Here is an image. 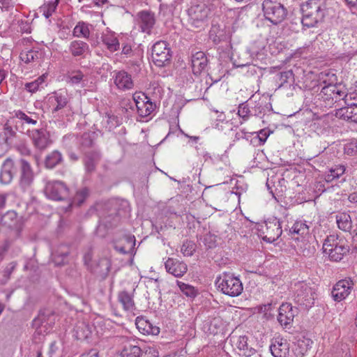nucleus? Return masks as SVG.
<instances>
[{
    "label": "nucleus",
    "mask_w": 357,
    "mask_h": 357,
    "mask_svg": "<svg viewBox=\"0 0 357 357\" xmlns=\"http://www.w3.org/2000/svg\"><path fill=\"white\" fill-rule=\"evenodd\" d=\"M139 26L144 33H150L155 23L154 14L151 12L143 10L138 13Z\"/></svg>",
    "instance_id": "4be33fe9"
},
{
    "label": "nucleus",
    "mask_w": 357,
    "mask_h": 357,
    "mask_svg": "<svg viewBox=\"0 0 357 357\" xmlns=\"http://www.w3.org/2000/svg\"><path fill=\"white\" fill-rule=\"evenodd\" d=\"M83 77L84 74L80 70L73 72L68 76V83L72 85L78 84L82 81Z\"/></svg>",
    "instance_id": "680f3d73"
},
{
    "label": "nucleus",
    "mask_w": 357,
    "mask_h": 357,
    "mask_svg": "<svg viewBox=\"0 0 357 357\" xmlns=\"http://www.w3.org/2000/svg\"><path fill=\"white\" fill-rule=\"evenodd\" d=\"M113 247L118 252L126 255L132 253L135 245V238L133 235H125L113 242Z\"/></svg>",
    "instance_id": "a211bd4d"
},
{
    "label": "nucleus",
    "mask_w": 357,
    "mask_h": 357,
    "mask_svg": "<svg viewBox=\"0 0 357 357\" xmlns=\"http://www.w3.org/2000/svg\"><path fill=\"white\" fill-rule=\"evenodd\" d=\"M125 213V210L121 208V204L117 200L105 203L101 206L99 213L100 226L103 225L107 229L116 227Z\"/></svg>",
    "instance_id": "7ed1b4c3"
},
{
    "label": "nucleus",
    "mask_w": 357,
    "mask_h": 357,
    "mask_svg": "<svg viewBox=\"0 0 357 357\" xmlns=\"http://www.w3.org/2000/svg\"><path fill=\"white\" fill-rule=\"evenodd\" d=\"M16 267L15 262H11L4 268L0 274V284H6L10 278V275Z\"/></svg>",
    "instance_id": "864d4df0"
},
{
    "label": "nucleus",
    "mask_w": 357,
    "mask_h": 357,
    "mask_svg": "<svg viewBox=\"0 0 357 357\" xmlns=\"http://www.w3.org/2000/svg\"><path fill=\"white\" fill-rule=\"evenodd\" d=\"M135 341L128 340L125 342L119 357H139L140 347L135 344Z\"/></svg>",
    "instance_id": "c9c22d12"
},
{
    "label": "nucleus",
    "mask_w": 357,
    "mask_h": 357,
    "mask_svg": "<svg viewBox=\"0 0 357 357\" xmlns=\"http://www.w3.org/2000/svg\"><path fill=\"white\" fill-rule=\"evenodd\" d=\"M69 51L73 56L84 57L85 54L89 51V45L79 40L72 41L69 45Z\"/></svg>",
    "instance_id": "7c9ffc66"
},
{
    "label": "nucleus",
    "mask_w": 357,
    "mask_h": 357,
    "mask_svg": "<svg viewBox=\"0 0 357 357\" xmlns=\"http://www.w3.org/2000/svg\"><path fill=\"white\" fill-rule=\"evenodd\" d=\"M100 158V152L97 149L86 153L84 165L87 174H91L96 171V166L99 163Z\"/></svg>",
    "instance_id": "5701e85b"
},
{
    "label": "nucleus",
    "mask_w": 357,
    "mask_h": 357,
    "mask_svg": "<svg viewBox=\"0 0 357 357\" xmlns=\"http://www.w3.org/2000/svg\"><path fill=\"white\" fill-rule=\"evenodd\" d=\"M135 325L140 333L144 335H158L160 333L159 327L154 326L148 319L142 317H137Z\"/></svg>",
    "instance_id": "cd10ccee"
},
{
    "label": "nucleus",
    "mask_w": 357,
    "mask_h": 357,
    "mask_svg": "<svg viewBox=\"0 0 357 357\" xmlns=\"http://www.w3.org/2000/svg\"><path fill=\"white\" fill-rule=\"evenodd\" d=\"M319 98L324 102L325 107H332L335 103L343 101L347 104L349 100H356L357 94L348 93L344 84L323 86L319 93Z\"/></svg>",
    "instance_id": "f03ea898"
},
{
    "label": "nucleus",
    "mask_w": 357,
    "mask_h": 357,
    "mask_svg": "<svg viewBox=\"0 0 357 357\" xmlns=\"http://www.w3.org/2000/svg\"><path fill=\"white\" fill-rule=\"evenodd\" d=\"M250 109L245 103L240 104L238 107V114L243 119V121H246L250 115Z\"/></svg>",
    "instance_id": "e2e57ef3"
},
{
    "label": "nucleus",
    "mask_w": 357,
    "mask_h": 357,
    "mask_svg": "<svg viewBox=\"0 0 357 357\" xmlns=\"http://www.w3.org/2000/svg\"><path fill=\"white\" fill-rule=\"evenodd\" d=\"M16 173L14 162L10 158H7L3 163L0 171V183L2 184L10 183Z\"/></svg>",
    "instance_id": "412c9836"
},
{
    "label": "nucleus",
    "mask_w": 357,
    "mask_h": 357,
    "mask_svg": "<svg viewBox=\"0 0 357 357\" xmlns=\"http://www.w3.org/2000/svg\"><path fill=\"white\" fill-rule=\"evenodd\" d=\"M70 253V248L66 244H61L53 252V260L57 265H62L65 263Z\"/></svg>",
    "instance_id": "e433bc0d"
},
{
    "label": "nucleus",
    "mask_w": 357,
    "mask_h": 357,
    "mask_svg": "<svg viewBox=\"0 0 357 357\" xmlns=\"http://www.w3.org/2000/svg\"><path fill=\"white\" fill-rule=\"evenodd\" d=\"M353 286L354 282L350 278L338 281L332 290L333 298L336 301L344 299L350 294Z\"/></svg>",
    "instance_id": "2eb2a0df"
},
{
    "label": "nucleus",
    "mask_w": 357,
    "mask_h": 357,
    "mask_svg": "<svg viewBox=\"0 0 357 357\" xmlns=\"http://www.w3.org/2000/svg\"><path fill=\"white\" fill-rule=\"evenodd\" d=\"M139 357H158V352L153 348L144 347V349L140 348Z\"/></svg>",
    "instance_id": "0e129e2a"
},
{
    "label": "nucleus",
    "mask_w": 357,
    "mask_h": 357,
    "mask_svg": "<svg viewBox=\"0 0 357 357\" xmlns=\"http://www.w3.org/2000/svg\"><path fill=\"white\" fill-rule=\"evenodd\" d=\"M252 109L256 116L264 115L267 112L272 111L273 109L270 98L264 96L259 98L258 101H256V104Z\"/></svg>",
    "instance_id": "72a5a7b5"
},
{
    "label": "nucleus",
    "mask_w": 357,
    "mask_h": 357,
    "mask_svg": "<svg viewBox=\"0 0 357 357\" xmlns=\"http://www.w3.org/2000/svg\"><path fill=\"white\" fill-rule=\"evenodd\" d=\"M346 170V167L344 165H335L329 169L328 172L325 174V180L327 182H331L335 178H338L342 176Z\"/></svg>",
    "instance_id": "09e8293b"
},
{
    "label": "nucleus",
    "mask_w": 357,
    "mask_h": 357,
    "mask_svg": "<svg viewBox=\"0 0 357 357\" xmlns=\"http://www.w3.org/2000/svg\"><path fill=\"white\" fill-rule=\"evenodd\" d=\"M101 40L107 49L111 52H114L120 49L119 40L113 33L102 34Z\"/></svg>",
    "instance_id": "4c0bfd02"
},
{
    "label": "nucleus",
    "mask_w": 357,
    "mask_h": 357,
    "mask_svg": "<svg viewBox=\"0 0 357 357\" xmlns=\"http://www.w3.org/2000/svg\"><path fill=\"white\" fill-rule=\"evenodd\" d=\"M181 251L185 256H192L195 252V244L191 241H186L183 243Z\"/></svg>",
    "instance_id": "052dcab7"
},
{
    "label": "nucleus",
    "mask_w": 357,
    "mask_h": 357,
    "mask_svg": "<svg viewBox=\"0 0 357 357\" xmlns=\"http://www.w3.org/2000/svg\"><path fill=\"white\" fill-rule=\"evenodd\" d=\"M231 31L225 24H212L209 31V38L214 44L218 45L221 42H227L229 43L227 47H231Z\"/></svg>",
    "instance_id": "f8f14e48"
},
{
    "label": "nucleus",
    "mask_w": 357,
    "mask_h": 357,
    "mask_svg": "<svg viewBox=\"0 0 357 357\" xmlns=\"http://www.w3.org/2000/svg\"><path fill=\"white\" fill-rule=\"evenodd\" d=\"M177 285L178 286L181 292L186 296L195 298L197 295V290L192 285L185 284L181 281H177Z\"/></svg>",
    "instance_id": "5fc2aeb1"
},
{
    "label": "nucleus",
    "mask_w": 357,
    "mask_h": 357,
    "mask_svg": "<svg viewBox=\"0 0 357 357\" xmlns=\"http://www.w3.org/2000/svg\"><path fill=\"white\" fill-rule=\"evenodd\" d=\"M25 134L31 139L34 146L40 151L45 149L51 143L50 135L45 129L28 128Z\"/></svg>",
    "instance_id": "9b49d317"
},
{
    "label": "nucleus",
    "mask_w": 357,
    "mask_h": 357,
    "mask_svg": "<svg viewBox=\"0 0 357 357\" xmlns=\"http://www.w3.org/2000/svg\"><path fill=\"white\" fill-rule=\"evenodd\" d=\"M268 135H269L268 132V131H266V130L262 129V130H261L258 132V134H257V137L259 138V140L262 144H264V143L266 141V139H267V138H268Z\"/></svg>",
    "instance_id": "338daca9"
},
{
    "label": "nucleus",
    "mask_w": 357,
    "mask_h": 357,
    "mask_svg": "<svg viewBox=\"0 0 357 357\" xmlns=\"http://www.w3.org/2000/svg\"><path fill=\"white\" fill-rule=\"evenodd\" d=\"M46 315L45 312H40L38 314V316L35 318L33 321L32 324L34 327L36 328H38L40 327V326L43 324L44 321H45Z\"/></svg>",
    "instance_id": "69168bd1"
},
{
    "label": "nucleus",
    "mask_w": 357,
    "mask_h": 357,
    "mask_svg": "<svg viewBox=\"0 0 357 357\" xmlns=\"http://www.w3.org/2000/svg\"><path fill=\"white\" fill-rule=\"evenodd\" d=\"M262 10L266 20L272 24L282 23L287 16V10L279 0H264Z\"/></svg>",
    "instance_id": "423d86ee"
},
{
    "label": "nucleus",
    "mask_w": 357,
    "mask_h": 357,
    "mask_svg": "<svg viewBox=\"0 0 357 357\" xmlns=\"http://www.w3.org/2000/svg\"><path fill=\"white\" fill-rule=\"evenodd\" d=\"M20 185L24 190L31 186L33 181L34 174L30 164L24 159L20 160Z\"/></svg>",
    "instance_id": "f3484780"
},
{
    "label": "nucleus",
    "mask_w": 357,
    "mask_h": 357,
    "mask_svg": "<svg viewBox=\"0 0 357 357\" xmlns=\"http://www.w3.org/2000/svg\"><path fill=\"white\" fill-rule=\"evenodd\" d=\"M349 250V247L346 241L342 239L339 243L335 244L334 247L328 250L325 254L328 255L330 259L335 261H340L343 256Z\"/></svg>",
    "instance_id": "bb28decb"
},
{
    "label": "nucleus",
    "mask_w": 357,
    "mask_h": 357,
    "mask_svg": "<svg viewBox=\"0 0 357 357\" xmlns=\"http://www.w3.org/2000/svg\"><path fill=\"white\" fill-rule=\"evenodd\" d=\"M242 56H248L246 58V59L243 60L241 58L238 59H234L233 60V65L236 68H242L245 66L249 67L250 70L248 71H250L251 74L257 73L255 66H251L252 59L250 56L249 55V53L247 52H243Z\"/></svg>",
    "instance_id": "49530a36"
},
{
    "label": "nucleus",
    "mask_w": 357,
    "mask_h": 357,
    "mask_svg": "<svg viewBox=\"0 0 357 357\" xmlns=\"http://www.w3.org/2000/svg\"><path fill=\"white\" fill-rule=\"evenodd\" d=\"M111 261L107 259H102L98 261L97 269L95 272L101 278L105 280L107 277L111 269Z\"/></svg>",
    "instance_id": "c03bdc74"
},
{
    "label": "nucleus",
    "mask_w": 357,
    "mask_h": 357,
    "mask_svg": "<svg viewBox=\"0 0 357 357\" xmlns=\"http://www.w3.org/2000/svg\"><path fill=\"white\" fill-rule=\"evenodd\" d=\"M45 193L51 199L59 201L68 199L69 190L64 183L58 181H48L45 188Z\"/></svg>",
    "instance_id": "9d476101"
},
{
    "label": "nucleus",
    "mask_w": 357,
    "mask_h": 357,
    "mask_svg": "<svg viewBox=\"0 0 357 357\" xmlns=\"http://www.w3.org/2000/svg\"><path fill=\"white\" fill-rule=\"evenodd\" d=\"M59 0H55L54 1H50L47 3L42 5L38 10L46 19H48L53 13L55 12L58 6Z\"/></svg>",
    "instance_id": "8fccbe9b"
},
{
    "label": "nucleus",
    "mask_w": 357,
    "mask_h": 357,
    "mask_svg": "<svg viewBox=\"0 0 357 357\" xmlns=\"http://www.w3.org/2000/svg\"><path fill=\"white\" fill-rule=\"evenodd\" d=\"M342 239H339L337 235L332 234L325 239L323 244V252L325 253L328 250H331L335 244L339 243Z\"/></svg>",
    "instance_id": "6e6d98bb"
},
{
    "label": "nucleus",
    "mask_w": 357,
    "mask_h": 357,
    "mask_svg": "<svg viewBox=\"0 0 357 357\" xmlns=\"http://www.w3.org/2000/svg\"><path fill=\"white\" fill-rule=\"evenodd\" d=\"M45 77L46 76L43 75L34 81L26 83L24 84V89L31 93L36 92L39 90L40 87H43Z\"/></svg>",
    "instance_id": "3c124183"
},
{
    "label": "nucleus",
    "mask_w": 357,
    "mask_h": 357,
    "mask_svg": "<svg viewBox=\"0 0 357 357\" xmlns=\"http://www.w3.org/2000/svg\"><path fill=\"white\" fill-rule=\"evenodd\" d=\"M114 76V84L118 89L121 90L131 89L133 86V82L131 75L125 70L115 72Z\"/></svg>",
    "instance_id": "393cba45"
},
{
    "label": "nucleus",
    "mask_w": 357,
    "mask_h": 357,
    "mask_svg": "<svg viewBox=\"0 0 357 357\" xmlns=\"http://www.w3.org/2000/svg\"><path fill=\"white\" fill-rule=\"evenodd\" d=\"M79 357H99L96 349H91L89 351L82 354Z\"/></svg>",
    "instance_id": "774afa93"
},
{
    "label": "nucleus",
    "mask_w": 357,
    "mask_h": 357,
    "mask_svg": "<svg viewBox=\"0 0 357 357\" xmlns=\"http://www.w3.org/2000/svg\"><path fill=\"white\" fill-rule=\"evenodd\" d=\"M89 194V191L86 188H83L78 190L73 199V204H77V206H81L88 197Z\"/></svg>",
    "instance_id": "4d7b16f0"
},
{
    "label": "nucleus",
    "mask_w": 357,
    "mask_h": 357,
    "mask_svg": "<svg viewBox=\"0 0 357 357\" xmlns=\"http://www.w3.org/2000/svg\"><path fill=\"white\" fill-rule=\"evenodd\" d=\"M1 224L3 227H7L15 232L19 236L23 228L24 221L22 217H18L14 211H8L1 218Z\"/></svg>",
    "instance_id": "ddd939ff"
},
{
    "label": "nucleus",
    "mask_w": 357,
    "mask_h": 357,
    "mask_svg": "<svg viewBox=\"0 0 357 357\" xmlns=\"http://www.w3.org/2000/svg\"><path fill=\"white\" fill-rule=\"evenodd\" d=\"M75 334L78 340L88 339L91 335V328L85 322L79 323L75 326Z\"/></svg>",
    "instance_id": "a18cd8bd"
},
{
    "label": "nucleus",
    "mask_w": 357,
    "mask_h": 357,
    "mask_svg": "<svg viewBox=\"0 0 357 357\" xmlns=\"http://www.w3.org/2000/svg\"><path fill=\"white\" fill-rule=\"evenodd\" d=\"M40 53L37 50H29L20 53V59L25 63L34 62L39 59Z\"/></svg>",
    "instance_id": "603ef678"
},
{
    "label": "nucleus",
    "mask_w": 357,
    "mask_h": 357,
    "mask_svg": "<svg viewBox=\"0 0 357 357\" xmlns=\"http://www.w3.org/2000/svg\"><path fill=\"white\" fill-rule=\"evenodd\" d=\"M97 135L94 132L84 133L79 139L80 148L83 150L92 148L95 145Z\"/></svg>",
    "instance_id": "37998d69"
},
{
    "label": "nucleus",
    "mask_w": 357,
    "mask_h": 357,
    "mask_svg": "<svg viewBox=\"0 0 357 357\" xmlns=\"http://www.w3.org/2000/svg\"><path fill=\"white\" fill-rule=\"evenodd\" d=\"M262 239L268 243H273L282 235L281 222L276 218L265 221L259 230Z\"/></svg>",
    "instance_id": "0eeeda50"
},
{
    "label": "nucleus",
    "mask_w": 357,
    "mask_h": 357,
    "mask_svg": "<svg viewBox=\"0 0 357 357\" xmlns=\"http://www.w3.org/2000/svg\"><path fill=\"white\" fill-rule=\"evenodd\" d=\"M133 100L135 102L138 114L142 117H146L150 115L155 109V103L151 101V99L144 93H135Z\"/></svg>",
    "instance_id": "4468645a"
},
{
    "label": "nucleus",
    "mask_w": 357,
    "mask_h": 357,
    "mask_svg": "<svg viewBox=\"0 0 357 357\" xmlns=\"http://www.w3.org/2000/svg\"><path fill=\"white\" fill-rule=\"evenodd\" d=\"M63 161V155L59 151H53L47 154L45 159V166L47 169H53Z\"/></svg>",
    "instance_id": "58836bf2"
},
{
    "label": "nucleus",
    "mask_w": 357,
    "mask_h": 357,
    "mask_svg": "<svg viewBox=\"0 0 357 357\" xmlns=\"http://www.w3.org/2000/svg\"><path fill=\"white\" fill-rule=\"evenodd\" d=\"M319 81L324 86H335L342 84L338 82L337 77L333 70H326L319 74Z\"/></svg>",
    "instance_id": "473e14b6"
},
{
    "label": "nucleus",
    "mask_w": 357,
    "mask_h": 357,
    "mask_svg": "<svg viewBox=\"0 0 357 357\" xmlns=\"http://www.w3.org/2000/svg\"><path fill=\"white\" fill-rule=\"evenodd\" d=\"M316 290L310 284L299 282L294 287V301L303 310L312 307L314 304Z\"/></svg>",
    "instance_id": "39448f33"
},
{
    "label": "nucleus",
    "mask_w": 357,
    "mask_h": 357,
    "mask_svg": "<svg viewBox=\"0 0 357 357\" xmlns=\"http://www.w3.org/2000/svg\"><path fill=\"white\" fill-rule=\"evenodd\" d=\"M133 290L132 292H128V291L123 290L119 291L118 294V301L122 305L124 310L133 312L135 310V304L133 299Z\"/></svg>",
    "instance_id": "c85d7f7f"
},
{
    "label": "nucleus",
    "mask_w": 357,
    "mask_h": 357,
    "mask_svg": "<svg viewBox=\"0 0 357 357\" xmlns=\"http://www.w3.org/2000/svg\"><path fill=\"white\" fill-rule=\"evenodd\" d=\"M279 81L280 82L279 87L284 86L286 83L294 82V75L291 70L281 72L279 75Z\"/></svg>",
    "instance_id": "13d9d810"
},
{
    "label": "nucleus",
    "mask_w": 357,
    "mask_h": 357,
    "mask_svg": "<svg viewBox=\"0 0 357 357\" xmlns=\"http://www.w3.org/2000/svg\"><path fill=\"white\" fill-rule=\"evenodd\" d=\"M210 9L204 3L192 5L188 10L190 24L195 28H202L206 23Z\"/></svg>",
    "instance_id": "1a4fd4ad"
},
{
    "label": "nucleus",
    "mask_w": 357,
    "mask_h": 357,
    "mask_svg": "<svg viewBox=\"0 0 357 357\" xmlns=\"http://www.w3.org/2000/svg\"><path fill=\"white\" fill-rule=\"evenodd\" d=\"M73 35L77 38H89L90 36L89 24L84 22H79L73 29Z\"/></svg>",
    "instance_id": "de8ad7c7"
},
{
    "label": "nucleus",
    "mask_w": 357,
    "mask_h": 357,
    "mask_svg": "<svg viewBox=\"0 0 357 357\" xmlns=\"http://www.w3.org/2000/svg\"><path fill=\"white\" fill-rule=\"evenodd\" d=\"M289 344L282 340H275L270 346V351L274 357H287L289 354Z\"/></svg>",
    "instance_id": "2f4dec72"
},
{
    "label": "nucleus",
    "mask_w": 357,
    "mask_h": 357,
    "mask_svg": "<svg viewBox=\"0 0 357 357\" xmlns=\"http://www.w3.org/2000/svg\"><path fill=\"white\" fill-rule=\"evenodd\" d=\"M347 107H341L336 113L340 119L357 123V102L349 103Z\"/></svg>",
    "instance_id": "a878e982"
},
{
    "label": "nucleus",
    "mask_w": 357,
    "mask_h": 357,
    "mask_svg": "<svg viewBox=\"0 0 357 357\" xmlns=\"http://www.w3.org/2000/svg\"><path fill=\"white\" fill-rule=\"evenodd\" d=\"M289 233L292 238L299 241L309 234V227L305 222L296 221L289 229Z\"/></svg>",
    "instance_id": "c756f323"
},
{
    "label": "nucleus",
    "mask_w": 357,
    "mask_h": 357,
    "mask_svg": "<svg viewBox=\"0 0 357 357\" xmlns=\"http://www.w3.org/2000/svg\"><path fill=\"white\" fill-rule=\"evenodd\" d=\"M236 346L241 352L240 355L245 357H250L257 353V351L254 348L249 347L248 344V337L245 335L239 336L238 337Z\"/></svg>",
    "instance_id": "f704fd0d"
},
{
    "label": "nucleus",
    "mask_w": 357,
    "mask_h": 357,
    "mask_svg": "<svg viewBox=\"0 0 357 357\" xmlns=\"http://www.w3.org/2000/svg\"><path fill=\"white\" fill-rule=\"evenodd\" d=\"M14 116L20 121L22 131L24 133L30 126H36L40 118L39 114L36 112L26 113L20 109L14 111Z\"/></svg>",
    "instance_id": "dca6fc26"
},
{
    "label": "nucleus",
    "mask_w": 357,
    "mask_h": 357,
    "mask_svg": "<svg viewBox=\"0 0 357 357\" xmlns=\"http://www.w3.org/2000/svg\"><path fill=\"white\" fill-rule=\"evenodd\" d=\"M328 0H307L301 6V23L307 28L317 26L328 14Z\"/></svg>",
    "instance_id": "f257e3e1"
},
{
    "label": "nucleus",
    "mask_w": 357,
    "mask_h": 357,
    "mask_svg": "<svg viewBox=\"0 0 357 357\" xmlns=\"http://www.w3.org/2000/svg\"><path fill=\"white\" fill-rule=\"evenodd\" d=\"M49 101L56 103V107L52 109V112H57L64 108L68 103V98L66 94L61 92H55L49 98Z\"/></svg>",
    "instance_id": "79ce46f5"
},
{
    "label": "nucleus",
    "mask_w": 357,
    "mask_h": 357,
    "mask_svg": "<svg viewBox=\"0 0 357 357\" xmlns=\"http://www.w3.org/2000/svg\"><path fill=\"white\" fill-rule=\"evenodd\" d=\"M218 289L230 297L239 296L243 289L241 280L230 273H223L215 280Z\"/></svg>",
    "instance_id": "20e7f679"
},
{
    "label": "nucleus",
    "mask_w": 357,
    "mask_h": 357,
    "mask_svg": "<svg viewBox=\"0 0 357 357\" xmlns=\"http://www.w3.org/2000/svg\"><path fill=\"white\" fill-rule=\"evenodd\" d=\"M153 62L159 67L168 65L172 58V52L169 45L164 40L156 42L152 47Z\"/></svg>",
    "instance_id": "6e6552de"
},
{
    "label": "nucleus",
    "mask_w": 357,
    "mask_h": 357,
    "mask_svg": "<svg viewBox=\"0 0 357 357\" xmlns=\"http://www.w3.org/2000/svg\"><path fill=\"white\" fill-rule=\"evenodd\" d=\"M192 68L193 74L199 75L204 71L208 65V60L204 52H197L192 56Z\"/></svg>",
    "instance_id": "b1692460"
},
{
    "label": "nucleus",
    "mask_w": 357,
    "mask_h": 357,
    "mask_svg": "<svg viewBox=\"0 0 357 357\" xmlns=\"http://www.w3.org/2000/svg\"><path fill=\"white\" fill-rule=\"evenodd\" d=\"M297 313V309L294 308L290 303H283L279 308L278 320L282 326H287L290 324Z\"/></svg>",
    "instance_id": "6ab92c4d"
},
{
    "label": "nucleus",
    "mask_w": 357,
    "mask_h": 357,
    "mask_svg": "<svg viewBox=\"0 0 357 357\" xmlns=\"http://www.w3.org/2000/svg\"><path fill=\"white\" fill-rule=\"evenodd\" d=\"M165 266L169 273L176 278L182 277L188 271V266L184 262L173 258H168Z\"/></svg>",
    "instance_id": "aec40b11"
},
{
    "label": "nucleus",
    "mask_w": 357,
    "mask_h": 357,
    "mask_svg": "<svg viewBox=\"0 0 357 357\" xmlns=\"http://www.w3.org/2000/svg\"><path fill=\"white\" fill-rule=\"evenodd\" d=\"M16 132L12 128V126L6 123L4 124L2 131L0 132V140L9 146H11L14 139L16 137Z\"/></svg>",
    "instance_id": "ea45409f"
},
{
    "label": "nucleus",
    "mask_w": 357,
    "mask_h": 357,
    "mask_svg": "<svg viewBox=\"0 0 357 357\" xmlns=\"http://www.w3.org/2000/svg\"><path fill=\"white\" fill-rule=\"evenodd\" d=\"M344 153L349 155L357 154V139H352L344 145Z\"/></svg>",
    "instance_id": "bf43d9fd"
},
{
    "label": "nucleus",
    "mask_w": 357,
    "mask_h": 357,
    "mask_svg": "<svg viewBox=\"0 0 357 357\" xmlns=\"http://www.w3.org/2000/svg\"><path fill=\"white\" fill-rule=\"evenodd\" d=\"M336 222L339 229L349 231L352 227L351 218L349 214L341 213L336 215Z\"/></svg>",
    "instance_id": "a19ab883"
}]
</instances>
